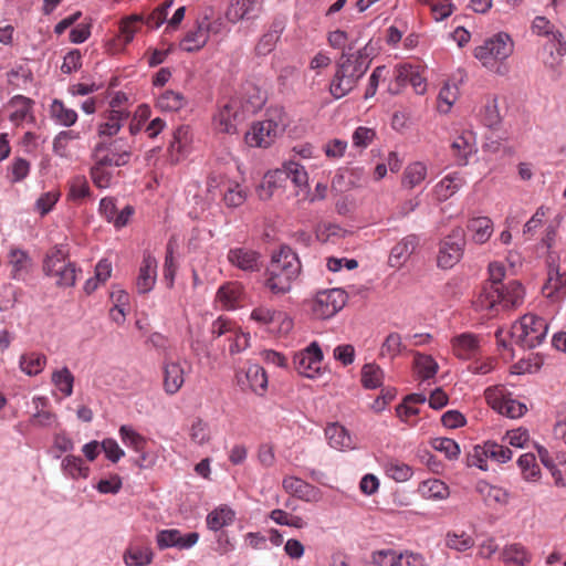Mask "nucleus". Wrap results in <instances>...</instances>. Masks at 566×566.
Wrapping results in <instances>:
<instances>
[{"instance_id":"58","label":"nucleus","mask_w":566,"mask_h":566,"mask_svg":"<svg viewBox=\"0 0 566 566\" xmlns=\"http://www.w3.org/2000/svg\"><path fill=\"white\" fill-rule=\"evenodd\" d=\"M482 123L489 128H497L502 122L497 99L491 98L483 106L481 113Z\"/></svg>"},{"instance_id":"34","label":"nucleus","mask_w":566,"mask_h":566,"mask_svg":"<svg viewBox=\"0 0 566 566\" xmlns=\"http://www.w3.org/2000/svg\"><path fill=\"white\" fill-rule=\"evenodd\" d=\"M235 511L227 504H221L213 509L206 517L207 527L210 531L218 532L223 527L231 525L235 520Z\"/></svg>"},{"instance_id":"8","label":"nucleus","mask_w":566,"mask_h":566,"mask_svg":"<svg viewBox=\"0 0 566 566\" xmlns=\"http://www.w3.org/2000/svg\"><path fill=\"white\" fill-rule=\"evenodd\" d=\"M484 398L494 411L507 418L518 419L527 412V406L514 398L503 385L488 387Z\"/></svg>"},{"instance_id":"59","label":"nucleus","mask_w":566,"mask_h":566,"mask_svg":"<svg viewBox=\"0 0 566 566\" xmlns=\"http://www.w3.org/2000/svg\"><path fill=\"white\" fill-rule=\"evenodd\" d=\"M186 99L184 95L175 91L164 92L157 99V106L161 111L177 112L184 107Z\"/></svg>"},{"instance_id":"27","label":"nucleus","mask_w":566,"mask_h":566,"mask_svg":"<svg viewBox=\"0 0 566 566\" xmlns=\"http://www.w3.org/2000/svg\"><path fill=\"white\" fill-rule=\"evenodd\" d=\"M126 566H148L153 563L154 552L146 542H134L128 545L124 553Z\"/></svg>"},{"instance_id":"31","label":"nucleus","mask_w":566,"mask_h":566,"mask_svg":"<svg viewBox=\"0 0 566 566\" xmlns=\"http://www.w3.org/2000/svg\"><path fill=\"white\" fill-rule=\"evenodd\" d=\"M244 296V289L239 282H229L219 287L217 300L227 310H234L241 306Z\"/></svg>"},{"instance_id":"23","label":"nucleus","mask_w":566,"mask_h":566,"mask_svg":"<svg viewBox=\"0 0 566 566\" xmlns=\"http://www.w3.org/2000/svg\"><path fill=\"white\" fill-rule=\"evenodd\" d=\"M543 293L546 297L554 301L560 300L566 295V271H562L559 265L551 264L548 266Z\"/></svg>"},{"instance_id":"30","label":"nucleus","mask_w":566,"mask_h":566,"mask_svg":"<svg viewBox=\"0 0 566 566\" xmlns=\"http://www.w3.org/2000/svg\"><path fill=\"white\" fill-rule=\"evenodd\" d=\"M93 166L90 170V176L93 184L99 189L109 188L117 175L115 165L104 163L99 158H93Z\"/></svg>"},{"instance_id":"19","label":"nucleus","mask_w":566,"mask_h":566,"mask_svg":"<svg viewBox=\"0 0 566 566\" xmlns=\"http://www.w3.org/2000/svg\"><path fill=\"white\" fill-rule=\"evenodd\" d=\"M199 534L191 532L184 535L177 528L161 530L156 536L157 546L159 549L176 547L179 549H188L197 544Z\"/></svg>"},{"instance_id":"13","label":"nucleus","mask_w":566,"mask_h":566,"mask_svg":"<svg viewBox=\"0 0 566 566\" xmlns=\"http://www.w3.org/2000/svg\"><path fill=\"white\" fill-rule=\"evenodd\" d=\"M346 300L347 295L340 289L321 291L312 301V313L319 319L329 318L344 307Z\"/></svg>"},{"instance_id":"57","label":"nucleus","mask_w":566,"mask_h":566,"mask_svg":"<svg viewBox=\"0 0 566 566\" xmlns=\"http://www.w3.org/2000/svg\"><path fill=\"white\" fill-rule=\"evenodd\" d=\"M427 177V166L420 161L410 164L403 172V185L409 188L419 186Z\"/></svg>"},{"instance_id":"7","label":"nucleus","mask_w":566,"mask_h":566,"mask_svg":"<svg viewBox=\"0 0 566 566\" xmlns=\"http://www.w3.org/2000/svg\"><path fill=\"white\" fill-rule=\"evenodd\" d=\"M514 51V42L512 38L500 32L484 40L481 45L474 49V57L486 69H494L499 62H503L512 55Z\"/></svg>"},{"instance_id":"43","label":"nucleus","mask_w":566,"mask_h":566,"mask_svg":"<svg viewBox=\"0 0 566 566\" xmlns=\"http://www.w3.org/2000/svg\"><path fill=\"white\" fill-rule=\"evenodd\" d=\"M413 369L421 380H428L436 376L439 365L430 355L415 354Z\"/></svg>"},{"instance_id":"16","label":"nucleus","mask_w":566,"mask_h":566,"mask_svg":"<svg viewBox=\"0 0 566 566\" xmlns=\"http://www.w3.org/2000/svg\"><path fill=\"white\" fill-rule=\"evenodd\" d=\"M243 119L241 104L238 99H230L221 106L213 116V128L222 134H235L238 124Z\"/></svg>"},{"instance_id":"10","label":"nucleus","mask_w":566,"mask_h":566,"mask_svg":"<svg viewBox=\"0 0 566 566\" xmlns=\"http://www.w3.org/2000/svg\"><path fill=\"white\" fill-rule=\"evenodd\" d=\"M191 364L187 359L172 358L165 355L161 363L163 389L168 396H174L182 388L186 376L191 373Z\"/></svg>"},{"instance_id":"55","label":"nucleus","mask_w":566,"mask_h":566,"mask_svg":"<svg viewBox=\"0 0 566 566\" xmlns=\"http://www.w3.org/2000/svg\"><path fill=\"white\" fill-rule=\"evenodd\" d=\"M517 464L525 481H537L539 479L541 469L533 453L522 454L517 460Z\"/></svg>"},{"instance_id":"53","label":"nucleus","mask_w":566,"mask_h":566,"mask_svg":"<svg viewBox=\"0 0 566 566\" xmlns=\"http://www.w3.org/2000/svg\"><path fill=\"white\" fill-rule=\"evenodd\" d=\"M502 559L504 563L524 566L531 560V556L523 545L514 543L504 547Z\"/></svg>"},{"instance_id":"22","label":"nucleus","mask_w":566,"mask_h":566,"mask_svg":"<svg viewBox=\"0 0 566 566\" xmlns=\"http://www.w3.org/2000/svg\"><path fill=\"white\" fill-rule=\"evenodd\" d=\"M398 86L410 84L417 94H424L427 91L423 70L419 65L400 64L395 70Z\"/></svg>"},{"instance_id":"28","label":"nucleus","mask_w":566,"mask_h":566,"mask_svg":"<svg viewBox=\"0 0 566 566\" xmlns=\"http://www.w3.org/2000/svg\"><path fill=\"white\" fill-rule=\"evenodd\" d=\"M419 244V238L415 234H409L401 239L396 245L392 247L388 262L391 268L402 266L410 255L416 251Z\"/></svg>"},{"instance_id":"26","label":"nucleus","mask_w":566,"mask_h":566,"mask_svg":"<svg viewBox=\"0 0 566 566\" xmlns=\"http://www.w3.org/2000/svg\"><path fill=\"white\" fill-rule=\"evenodd\" d=\"M451 149L459 165H467L468 158L476 151V138L472 130H462L454 137Z\"/></svg>"},{"instance_id":"11","label":"nucleus","mask_w":566,"mask_h":566,"mask_svg":"<svg viewBox=\"0 0 566 566\" xmlns=\"http://www.w3.org/2000/svg\"><path fill=\"white\" fill-rule=\"evenodd\" d=\"M465 247L464 232L455 228L439 244L437 264L441 269L453 268L462 258Z\"/></svg>"},{"instance_id":"51","label":"nucleus","mask_w":566,"mask_h":566,"mask_svg":"<svg viewBox=\"0 0 566 566\" xmlns=\"http://www.w3.org/2000/svg\"><path fill=\"white\" fill-rule=\"evenodd\" d=\"M46 364V357L40 353L24 354L20 358V368L29 376L40 374Z\"/></svg>"},{"instance_id":"1","label":"nucleus","mask_w":566,"mask_h":566,"mask_svg":"<svg viewBox=\"0 0 566 566\" xmlns=\"http://www.w3.org/2000/svg\"><path fill=\"white\" fill-rule=\"evenodd\" d=\"M301 273L297 254L286 245L273 252L264 273V286L274 295H284L292 289L293 282Z\"/></svg>"},{"instance_id":"60","label":"nucleus","mask_w":566,"mask_h":566,"mask_svg":"<svg viewBox=\"0 0 566 566\" xmlns=\"http://www.w3.org/2000/svg\"><path fill=\"white\" fill-rule=\"evenodd\" d=\"M553 449H555L556 459L559 463H566V422H556L553 429Z\"/></svg>"},{"instance_id":"39","label":"nucleus","mask_w":566,"mask_h":566,"mask_svg":"<svg viewBox=\"0 0 566 566\" xmlns=\"http://www.w3.org/2000/svg\"><path fill=\"white\" fill-rule=\"evenodd\" d=\"M51 118L61 126L71 127L77 122V113L67 107L63 101L54 98L50 105Z\"/></svg>"},{"instance_id":"20","label":"nucleus","mask_w":566,"mask_h":566,"mask_svg":"<svg viewBox=\"0 0 566 566\" xmlns=\"http://www.w3.org/2000/svg\"><path fill=\"white\" fill-rule=\"evenodd\" d=\"M283 176L290 178L297 187L307 185L308 176L305 168L298 163L290 161L284 165L282 170L266 174L262 182V189L265 187L271 189L276 180L282 179Z\"/></svg>"},{"instance_id":"47","label":"nucleus","mask_w":566,"mask_h":566,"mask_svg":"<svg viewBox=\"0 0 566 566\" xmlns=\"http://www.w3.org/2000/svg\"><path fill=\"white\" fill-rule=\"evenodd\" d=\"M464 185V179L458 172L446 176L437 186L436 192L440 200H447Z\"/></svg>"},{"instance_id":"36","label":"nucleus","mask_w":566,"mask_h":566,"mask_svg":"<svg viewBox=\"0 0 566 566\" xmlns=\"http://www.w3.org/2000/svg\"><path fill=\"white\" fill-rule=\"evenodd\" d=\"M145 24L144 17L140 14H132L120 20L116 41L120 46H125L132 42L134 35L140 31Z\"/></svg>"},{"instance_id":"25","label":"nucleus","mask_w":566,"mask_h":566,"mask_svg":"<svg viewBox=\"0 0 566 566\" xmlns=\"http://www.w3.org/2000/svg\"><path fill=\"white\" fill-rule=\"evenodd\" d=\"M260 258L259 252L247 248H235L228 252V261L233 266L247 272L260 270Z\"/></svg>"},{"instance_id":"38","label":"nucleus","mask_w":566,"mask_h":566,"mask_svg":"<svg viewBox=\"0 0 566 566\" xmlns=\"http://www.w3.org/2000/svg\"><path fill=\"white\" fill-rule=\"evenodd\" d=\"M282 486L287 493L303 501H311L315 497L316 489L296 476H285Z\"/></svg>"},{"instance_id":"63","label":"nucleus","mask_w":566,"mask_h":566,"mask_svg":"<svg viewBox=\"0 0 566 566\" xmlns=\"http://www.w3.org/2000/svg\"><path fill=\"white\" fill-rule=\"evenodd\" d=\"M189 437L196 444L208 443L211 439L209 424L201 418L195 419L189 428Z\"/></svg>"},{"instance_id":"45","label":"nucleus","mask_w":566,"mask_h":566,"mask_svg":"<svg viewBox=\"0 0 566 566\" xmlns=\"http://www.w3.org/2000/svg\"><path fill=\"white\" fill-rule=\"evenodd\" d=\"M418 491L423 497L430 500H444L450 494L449 486L438 479L423 481Z\"/></svg>"},{"instance_id":"52","label":"nucleus","mask_w":566,"mask_h":566,"mask_svg":"<svg viewBox=\"0 0 566 566\" xmlns=\"http://www.w3.org/2000/svg\"><path fill=\"white\" fill-rule=\"evenodd\" d=\"M81 138L80 132L74 129L62 130L53 139V151L60 157H69V145L73 140Z\"/></svg>"},{"instance_id":"50","label":"nucleus","mask_w":566,"mask_h":566,"mask_svg":"<svg viewBox=\"0 0 566 566\" xmlns=\"http://www.w3.org/2000/svg\"><path fill=\"white\" fill-rule=\"evenodd\" d=\"M384 370L376 364H365L361 368V385L366 389H376L382 385Z\"/></svg>"},{"instance_id":"24","label":"nucleus","mask_w":566,"mask_h":566,"mask_svg":"<svg viewBox=\"0 0 566 566\" xmlns=\"http://www.w3.org/2000/svg\"><path fill=\"white\" fill-rule=\"evenodd\" d=\"M157 280V260L150 253H145L139 273L136 281L138 293L146 294L150 292Z\"/></svg>"},{"instance_id":"5","label":"nucleus","mask_w":566,"mask_h":566,"mask_svg":"<svg viewBox=\"0 0 566 566\" xmlns=\"http://www.w3.org/2000/svg\"><path fill=\"white\" fill-rule=\"evenodd\" d=\"M43 271L48 276L56 279L61 287L74 286L77 273L75 263L69 261V250L64 245H55L49 250L43 262Z\"/></svg>"},{"instance_id":"12","label":"nucleus","mask_w":566,"mask_h":566,"mask_svg":"<svg viewBox=\"0 0 566 566\" xmlns=\"http://www.w3.org/2000/svg\"><path fill=\"white\" fill-rule=\"evenodd\" d=\"M220 20L211 21L207 15L196 22L180 41V49L186 52H196L202 49L209 40L210 33H218L221 27Z\"/></svg>"},{"instance_id":"3","label":"nucleus","mask_w":566,"mask_h":566,"mask_svg":"<svg viewBox=\"0 0 566 566\" xmlns=\"http://www.w3.org/2000/svg\"><path fill=\"white\" fill-rule=\"evenodd\" d=\"M525 289L521 282L512 280L502 285H486L483 287L474 304L479 311L497 313L501 310H512L524 302Z\"/></svg>"},{"instance_id":"21","label":"nucleus","mask_w":566,"mask_h":566,"mask_svg":"<svg viewBox=\"0 0 566 566\" xmlns=\"http://www.w3.org/2000/svg\"><path fill=\"white\" fill-rule=\"evenodd\" d=\"M129 120V112L125 109L108 111L97 125V135L99 139L114 138L120 128Z\"/></svg>"},{"instance_id":"2","label":"nucleus","mask_w":566,"mask_h":566,"mask_svg":"<svg viewBox=\"0 0 566 566\" xmlns=\"http://www.w3.org/2000/svg\"><path fill=\"white\" fill-rule=\"evenodd\" d=\"M370 60L361 50L343 53L336 62V71L329 84V92L335 98L349 94L369 69Z\"/></svg>"},{"instance_id":"48","label":"nucleus","mask_w":566,"mask_h":566,"mask_svg":"<svg viewBox=\"0 0 566 566\" xmlns=\"http://www.w3.org/2000/svg\"><path fill=\"white\" fill-rule=\"evenodd\" d=\"M481 449V454L490 458L499 463H505L512 459V451L502 444L494 441H486ZM476 454H480V450L475 449Z\"/></svg>"},{"instance_id":"15","label":"nucleus","mask_w":566,"mask_h":566,"mask_svg":"<svg viewBox=\"0 0 566 566\" xmlns=\"http://www.w3.org/2000/svg\"><path fill=\"white\" fill-rule=\"evenodd\" d=\"M293 363L297 373L307 378H315L321 375L323 353L316 342L311 343L306 348L295 353Z\"/></svg>"},{"instance_id":"33","label":"nucleus","mask_w":566,"mask_h":566,"mask_svg":"<svg viewBox=\"0 0 566 566\" xmlns=\"http://www.w3.org/2000/svg\"><path fill=\"white\" fill-rule=\"evenodd\" d=\"M190 143V130L187 126H179L172 134V138L168 145V156L172 164L179 163L187 150Z\"/></svg>"},{"instance_id":"54","label":"nucleus","mask_w":566,"mask_h":566,"mask_svg":"<svg viewBox=\"0 0 566 566\" xmlns=\"http://www.w3.org/2000/svg\"><path fill=\"white\" fill-rule=\"evenodd\" d=\"M62 470L73 479L87 478L90 469L80 457L66 455L62 460Z\"/></svg>"},{"instance_id":"64","label":"nucleus","mask_w":566,"mask_h":566,"mask_svg":"<svg viewBox=\"0 0 566 566\" xmlns=\"http://www.w3.org/2000/svg\"><path fill=\"white\" fill-rule=\"evenodd\" d=\"M458 87L455 85L444 84L438 95V111L447 114L458 98Z\"/></svg>"},{"instance_id":"46","label":"nucleus","mask_w":566,"mask_h":566,"mask_svg":"<svg viewBox=\"0 0 566 566\" xmlns=\"http://www.w3.org/2000/svg\"><path fill=\"white\" fill-rule=\"evenodd\" d=\"M9 264L11 265V276L14 280L21 279L23 273H27L30 265L31 259L24 250L11 249L9 253Z\"/></svg>"},{"instance_id":"18","label":"nucleus","mask_w":566,"mask_h":566,"mask_svg":"<svg viewBox=\"0 0 566 566\" xmlns=\"http://www.w3.org/2000/svg\"><path fill=\"white\" fill-rule=\"evenodd\" d=\"M207 187L210 192L216 188H220V192L223 195V200L228 207H239L247 198L245 191L240 184L228 180L222 176H210Z\"/></svg>"},{"instance_id":"44","label":"nucleus","mask_w":566,"mask_h":566,"mask_svg":"<svg viewBox=\"0 0 566 566\" xmlns=\"http://www.w3.org/2000/svg\"><path fill=\"white\" fill-rule=\"evenodd\" d=\"M474 544V538L464 531H449L444 537L446 547L459 553L471 549Z\"/></svg>"},{"instance_id":"29","label":"nucleus","mask_w":566,"mask_h":566,"mask_svg":"<svg viewBox=\"0 0 566 566\" xmlns=\"http://www.w3.org/2000/svg\"><path fill=\"white\" fill-rule=\"evenodd\" d=\"M476 492L489 507L505 506L510 502V493L507 490L492 485L485 481H480L476 484Z\"/></svg>"},{"instance_id":"14","label":"nucleus","mask_w":566,"mask_h":566,"mask_svg":"<svg viewBox=\"0 0 566 566\" xmlns=\"http://www.w3.org/2000/svg\"><path fill=\"white\" fill-rule=\"evenodd\" d=\"M251 319L262 326H266L271 333L287 334L293 328V321L281 311L268 306L255 307L250 315Z\"/></svg>"},{"instance_id":"37","label":"nucleus","mask_w":566,"mask_h":566,"mask_svg":"<svg viewBox=\"0 0 566 566\" xmlns=\"http://www.w3.org/2000/svg\"><path fill=\"white\" fill-rule=\"evenodd\" d=\"M256 10L258 0H232L226 15L230 22L235 23L242 19L254 17Z\"/></svg>"},{"instance_id":"40","label":"nucleus","mask_w":566,"mask_h":566,"mask_svg":"<svg viewBox=\"0 0 566 566\" xmlns=\"http://www.w3.org/2000/svg\"><path fill=\"white\" fill-rule=\"evenodd\" d=\"M33 106V101L23 95H15L9 102V107L12 109L10 113V120L14 125H20L28 117L31 116V109Z\"/></svg>"},{"instance_id":"42","label":"nucleus","mask_w":566,"mask_h":566,"mask_svg":"<svg viewBox=\"0 0 566 566\" xmlns=\"http://www.w3.org/2000/svg\"><path fill=\"white\" fill-rule=\"evenodd\" d=\"M546 49L549 50V59L545 60L544 63L547 67L555 71L559 67L566 54V42L563 39V34L554 33V39L549 40Z\"/></svg>"},{"instance_id":"35","label":"nucleus","mask_w":566,"mask_h":566,"mask_svg":"<svg viewBox=\"0 0 566 566\" xmlns=\"http://www.w3.org/2000/svg\"><path fill=\"white\" fill-rule=\"evenodd\" d=\"M325 437L332 448L337 450L354 449V440L347 429L338 423H329L325 428Z\"/></svg>"},{"instance_id":"61","label":"nucleus","mask_w":566,"mask_h":566,"mask_svg":"<svg viewBox=\"0 0 566 566\" xmlns=\"http://www.w3.org/2000/svg\"><path fill=\"white\" fill-rule=\"evenodd\" d=\"M119 436L122 438V441L136 452H143L144 449L146 448V438L128 426H122L119 428Z\"/></svg>"},{"instance_id":"9","label":"nucleus","mask_w":566,"mask_h":566,"mask_svg":"<svg viewBox=\"0 0 566 566\" xmlns=\"http://www.w3.org/2000/svg\"><path fill=\"white\" fill-rule=\"evenodd\" d=\"M132 155L133 144L125 137L99 139L92 151V158H99L115 167L127 165Z\"/></svg>"},{"instance_id":"4","label":"nucleus","mask_w":566,"mask_h":566,"mask_svg":"<svg viewBox=\"0 0 566 566\" xmlns=\"http://www.w3.org/2000/svg\"><path fill=\"white\" fill-rule=\"evenodd\" d=\"M289 123V116L283 108H272L265 119L254 123L245 133V143L250 147L266 148L285 132Z\"/></svg>"},{"instance_id":"6","label":"nucleus","mask_w":566,"mask_h":566,"mask_svg":"<svg viewBox=\"0 0 566 566\" xmlns=\"http://www.w3.org/2000/svg\"><path fill=\"white\" fill-rule=\"evenodd\" d=\"M547 332L548 324L545 318L527 313L512 325L510 334L515 344L532 349L545 340Z\"/></svg>"},{"instance_id":"41","label":"nucleus","mask_w":566,"mask_h":566,"mask_svg":"<svg viewBox=\"0 0 566 566\" xmlns=\"http://www.w3.org/2000/svg\"><path fill=\"white\" fill-rule=\"evenodd\" d=\"M468 230L472 233L474 242L485 243L493 233L492 220L488 217L472 218L468 222Z\"/></svg>"},{"instance_id":"49","label":"nucleus","mask_w":566,"mask_h":566,"mask_svg":"<svg viewBox=\"0 0 566 566\" xmlns=\"http://www.w3.org/2000/svg\"><path fill=\"white\" fill-rule=\"evenodd\" d=\"M74 376L67 367L56 369L52 373L51 381L64 397L73 394Z\"/></svg>"},{"instance_id":"32","label":"nucleus","mask_w":566,"mask_h":566,"mask_svg":"<svg viewBox=\"0 0 566 566\" xmlns=\"http://www.w3.org/2000/svg\"><path fill=\"white\" fill-rule=\"evenodd\" d=\"M480 348V338L472 333H462L452 338V349L457 357L469 359L475 356Z\"/></svg>"},{"instance_id":"62","label":"nucleus","mask_w":566,"mask_h":566,"mask_svg":"<svg viewBox=\"0 0 566 566\" xmlns=\"http://www.w3.org/2000/svg\"><path fill=\"white\" fill-rule=\"evenodd\" d=\"M405 348L402 338L398 333H390L384 340L380 347L379 355L390 359L396 358Z\"/></svg>"},{"instance_id":"56","label":"nucleus","mask_w":566,"mask_h":566,"mask_svg":"<svg viewBox=\"0 0 566 566\" xmlns=\"http://www.w3.org/2000/svg\"><path fill=\"white\" fill-rule=\"evenodd\" d=\"M90 195L91 189L85 176H75L69 181V200L77 202L87 198Z\"/></svg>"},{"instance_id":"17","label":"nucleus","mask_w":566,"mask_h":566,"mask_svg":"<svg viewBox=\"0 0 566 566\" xmlns=\"http://www.w3.org/2000/svg\"><path fill=\"white\" fill-rule=\"evenodd\" d=\"M235 381L243 390H251L263 395L268 388V377L264 369L258 364H249L235 373Z\"/></svg>"}]
</instances>
